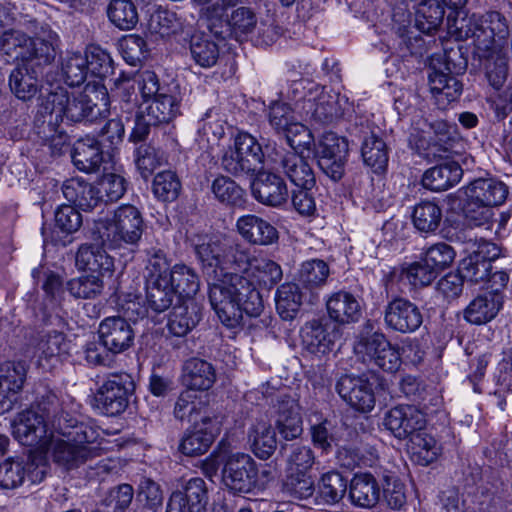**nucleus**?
<instances>
[{"label": "nucleus", "mask_w": 512, "mask_h": 512, "mask_svg": "<svg viewBox=\"0 0 512 512\" xmlns=\"http://www.w3.org/2000/svg\"><path fill=\"white\" fill-rule=\"evenodd\" d=\"M236 230L241 237L252 245L268 246L278 240L277 229L265 219L247 214L236 221Z\"/></svg>", "instance_id": "obj_24"}, {"label": "nucleus", "mask_w": 512, "mask_h": 512, "mask_svg": "<svg viewBox=\"0 0 512 512\" xmlns=\"http://www.w3.org/2000/svg\"><path fill=\"white\" fill-rule=\"evenodd\" d=\"M276 428L285 440H293L302 434V418L294 399L286 397L279 403Z\"/></svg>", "instance_id": "obj_40"}, {"label": "nucleus", "mask_w": 512, "mask_h": 512, "mask_svg": "<svg viewBox=\"0 0 512 512\" xmlns=\"http://www.w3.org/2000/svg\"><path fill=\"white\" fill-rule=\"evenodd\" d=\"M62 192L67 201L83 211H91L102 203L97 184L92 185L79 178L66 180Z\"/></svg>", "instance_id": "obj_34"}, {"label": "nucleus", "mask_w": 512, "mask_h": 512, "mask_svg": "<svg viewBox=\"0 0 512 512\" xmlns=\"http://www.w3.org/2000/svg\"><path fill=\"white\" fill-rule=\"evenodd\" d=\"M52 428L63 437L52 438L51 454L55 463L69 470L94 456L95 449L90 444L97 439L98 432L93 426L66 413L64 421L61 418L53 420Z\"/></svg>", "instance_id": "obj_4"}, {"label": "nucleus", "mask_w": 512, "mask_h": 512, "mask_svg": "<svg viewBox=\"0 0 512 512\" xmlns=\"http://www.w3.org/2000/svg\"><path fill=\"white\" fill-rule=\"evenodd\" d=\"M193 249L209 283V301L219 320L228 328L242 324L244 313L258 317L264 304L260 292L246 277L253 261L250 249L230 237L198 236Z\"/></svg>", "instance_id": "obj_1"}, {"label": "nucleus", "mask_w": 512, "mask_h": 512, "mask_svg": "<svg viewBox=\"0 0 512 512\" xmlns=\"http://www.w3.org/2000/svg\"><path fill=\"white\" fill-rule=\"evenodd\" d=\"M426 425L424 414L412 405H398L385 415L384 426L398 439L411 438Z\"/></svg>", "instance_id": "obj_18"}, {"label": "nucleus", "mask_w": 512, "mask_h": 512, "mask_svg": "<svg viewBox=\"0 0 512 512\" xmlns=\"http://www.w3.org/2000/svg\"><path fill=\"white\" fill-rule=\"evenodd\" d=\"M463 170L456 161H446L429 168L422 177V185L431 191H445L462 178Z\"/></svg>", "instance_id": "obj_36"}, {"label": "nucleus", "mask_w": 512, "mask_h": 512, "mask_svg": "<svg viewBox=\"0 0 512 512\" xmlns=\"http://www.w3.org/2000/svg\"><path fill=\"white\" fill-rule=\"evenodd\" d=\"M214 197L222 204L242 206L245 202V191L231 178L220 175L211 184Z\"/></svg>", "instance_id": "obj_53"}, {"label": "nucleus", "mask_w": 512, "mask_h": 512, "mask_svg": "<svg viewBox=\"0 0 512 512\" xmlns=\"http://www.w3.org/2000/svg\"><path fill=\"white\" fill-rule=\"evenodd\" d=\"M107 155L95 138H84L74 144L72 160L75 167L85 173L99 171Z\"/></svg>", "instance_id": "obj_35"}, {"label": "nucleus", "mask_w": 512, "mask_h": 512, "mask_svg": "<svg viewBox=\"0 0 512 512\" xmlns=\"http://www.w3.org/2000/svg\"><path fill=\"white\" fill-rule=\"evenodd\" d=\"M503 305L502 294L483 293L475 297L464 310V318L475 325L493 320Z\"/></svg>", "instance_id": "obj_38"}, {"label": "nucleus", "mask_w": 512, "mask_h": 512, "mask_svg": "<svg viewBox=\"0 0 512 512\" xmlns=\"http://www.w3.org/2000/svg\"><path fill=\"white\" fill-rule=\"evenodd\" d=\"M66 413L57 395L47 391L36 405L18 413L12 422L13 436L24 446H37L49 436L54 437L52 422L56 418L64 421Z\"/></svg>", "instance_id": "obj_5"}, {"label": "nucleus", "mask_w": 512, "mask_h": 512, "mask_svg": "<svg viewBox=\"0 0 512 512\" xmlns=\"http://www.w3.org/2000/svg\"><path fill=\"white\" fill-rule=\"evenodd\" d=\"M282 276V268L278 263L265 257L256 256H253L249 272L246 274L247 278H253L257 283L268 289L280 282Z\"/></svg>", "instance_id": "obj_45"}, {"label": "nucleus", "mask_w": 512, "mask_h": 512, "mask_svg": "<svg viewBox=\"0 0 512 512\" xmlns=\"http://www.w3.org/2000/svg\"><path fill=\"white\" fill-rule=\"evenodd\" d=\"M330 275L328 264L321 259H311L302 263L299 271V280L309 288L324 285Z\"/></svg>", "instance_id": "obj_61"}, {"label": "nucleus", "mask_w": 512, "mask_h": 512, "mask_svg": "<svg viewBox=\"0 0 512 512\" xmlns=\"http://www.w3.org/2000/svg\"><path fill=\"white\" fill-rule=\"evenodd\" d=\"M355 351L362 356L364 362H369L388 373L397 372L402 365L398 348L382 332L361 337L355 345Z\"/></svg>", "instance_id": "obj_11"}, {"label": "nucleus", "mask_w": 512, "mask_h": 512, "mask_svg": "<svg viewBox=\"0 0 512 512\" xmlns=\"http://www.w3.org/2000/svg\"><path fill=\"white\" fill-rule=\"evenodd\" d=\"M444 14V8L437 0H424L415 10V27L424 34L432 35L443 23Z\"/></svg>", "instance_id": "obj_43"}, {"label": "nucleus", "mask_w": 512, "mask_h": 512, "mask_svg": "<svg viewBox=\"0 0 512 512\" xmlns=\"http://www.w3.org/2000/svg\"><path fill=\"white\" fill-rule=\"evenodd\" d=\"M216 381V372L211 363L199 359H188L183 365L182 383L190 390L205 391Z\"/></svg>", "instance_id": "obj_37"}, {"label": "nucleus", "mask_w": 512, "mask_h": 512, "mask_svg": "<svg viewBox=\"0 0 512 512\" xmlns=\"http://www.w3.org/2000/svg\"><path fill=\"white\" fill-rule=\"evenodd\" d=\"M42 69L30 62H19L10 72L8 84L11 92L21 101L32 100L40 91Z\"/></svg>", "instance_id": "obj_23"}, {"label": "nucleus", "mask_w": 512, "mask_h": 512, "mask_svg": "<svg viewBox=\"0 0 512 512\" xmlns=\"http://www.w3.org/2000/svg\"><path fill=\"white\" fill-rule=\"evenodd\" d=\"M479 56L486 58L488 60V64L486 66V74L490 84L494 88L500 89L505 83L508 76V49H505L499 53H491L489 55L479 53Z\"/></svg>", "instance_id": "obj_60"}, {"label": "nucleus", "mask_w": 512, "mask_h": 512, "mask_svg": "<svg viewBox=\"0 0 512 512\" xmlns=\"http://www.w3.org/2000/svg\"><path fill=\"white\" fill-rule=\"evenodd\" d=\"M493 270L492 264L479 256L471 253L464 258L459 266V271L464 279L474 284H483Z\"/></svg>", "instance_id": "obj_63"}, {"label": "nucleus", "mask_w": 512, "mask_h": 512, "mask_svg": "<svg viewBox=\"0 0 512 512\" xmlns=\"http://www.w3.org/2000/svg\"><path fill=\"white\" fill-rule=\"evenodd\" d=\"M222 481L233 493L251 492L259 486L257 463L246 453L228 455L222 469Z\"/></svg>", "instance_id": "obj_12"}, {"label": "nucleus", "mask_w": 512, "mask_h": 512, "mask_svg": "<svg viewBox=\"0 0 512 512\" xmlns=\"http://www.w3.org/2000/svg\"><path fill=\"white\" fill-rule=\"evenodd\" d=\"M134 391L135 382L129 373L109 374L97 389V407L107 416L120 415L127 409Z\"/></svg>", "instance_id": "obj_9"}, {"label": "nucleus", "mask_w": 512, "mask_h": 512, "mask_svg": "<svg viewBox=\"0 0 512 512\" xmlns=\"http://www.w3.org/2000/svg\"><path fill=\"white\" fill-rule=\"evenodd\" d=\"M360 133L362 140L361 156L366 166L374 173H382L388 165V147L380 137V129L371 126L368 122H361Z\"/></svg>", "instance_id": "obj_22"}, {"label": "nucleus", "mask_w": 512, "mask_h": 512, "mask_svg": "<svg viewBox=\"0 0 512 512\" xmlns=\"http://www.w3.org/2000/svg\"><path fill=\"white\" fill-rule=\"evenodd\" d=\"M208 502L206 483L202 478L189 479L183 490L171 494L166 512H205Z\"/></svg>", "instance_id": "obj_20"}, {"label": "nucleus", "mask_w": 512, "mask_h": 512, "mask_svg": "<svg viewBox=\"0 0 512 512\" xmlns=\"http://www.w3.org/2000/svg\"><path fill=\"white\" fill-rule=\"evenodd\" d=\"M282 490L294 499H308L315 491L314 480L310 473L287 472Z\"/></svg>", "instance_id": "obj_56"}, {"label": "nucleus", "mask_w": 512, "mask_h": 512, "mask_svg": "<svg viewBox=\"0 0 512 512\" xmlns=\"http://www.w3.org/2000/svg\"><path fill=\"white\" fill-rule=\"evenodd\" d=\"M347 491V480L337 471L324 473L318 483L319 497L326 504L340 502Z\"/></svg>", "instance_id": "obj_52"}, {"label": "nucleus", "mask_w": 512, "mask_h": 512, "mask_svg": "<svg viewBox=\"0 0 512 512\" xmlns=\"http://www.w3.org/2000/svg\"><path fill=\"white\" fill-rule=\"evenodd\" d=\"M264 152L255 137L240 133L235 139L234 149L222 157V168L235 177L254 176L252 195L261 204L280 207L287 202L289 193L284 179L272 172L261 171Z\"/></svg>", "instance_id": "obj_3"}, {"label": "nucleus", "mask_w": 512, "mask_h": 512, "mask_svg": "<svg viewBox=\"0 0 512 512\" xmlns=\"http://www.w3.org/2000/svg\"><path fill=\"white\" fill-rule=\"evenodd\" d=\"M108 104L107 88L100 83H88L79 93H69L57 86L39 98L35 124L39 129L43 127L45 134V124L53 131L54 125L64 117L72 122L93 123L103 117Z\"/></svg>", "instance_id": "obj_2"}, {"label": "nucleus", "mask_w": 512, "mask_h": 512, "mask_svg": "<svg viewBox=\"0 0 512 512\" xmlns=\"http://www.w3.org/2000/svg\"><path fill=\"white\" fill-rule=\"evenodd\" d=\"M104 289L102 276L83 274L67 282V290L76 299H95Z\"/></svg>", "instance_id": "obj_54"}, {"label": "nucleus", "mask_w": 512, "mask_h": 512, "mask_svg": "<svg viewBox=\"0 0 512 512\" xmlns=\"http://www.w3.org/2000/svg\"><path fill=\"white\" fill-rule=\"evenodd\" d=\"M85 57H87L89 73L91 75L103 79L113 74V60L110 54L100 46H89Z\"/></svg>", "instance_id": "obj_64"}, {"label": "nucleus", "mask_w": 512, "mask_h": 512, "mask_svg": "<svg viewBox=\"0 0 512 512\" xmlns=\"http://www.w3.org/2000/svg\"><path fill=\"white\" fill-rule=\"evenodd\" d=\"M348 156V143L335 133H325L320 139L316 157L319 168L334 181L340 180L345 171Z\"/></svg>", "instance_id": "obj_16"}, {"label": "nucleus", "mask_w": 512, "mask_h": 512, "mask_svg": "<svg viewBox=\"0 0 512 512\" xmlns=\"http://www.w3.org/2000/svg\"><path fill=\"white\" fill-rule=\"evenodd\" d=\"M75 263L79 270L97 273L102 277L114 270L113 258L98 244H82L77 250Z\"/></svg>", "instance_id": "obj_32"}, {"label": "nucleus", "mask_w": 512, "mask_h": 512, "mask_svg": "<svg viewBox=\"0 0 512 512\" xmlns=\"http://www.w3.org/2000/svg\"><path fill=\"white\" fill-rule=\"evenodd\" d=\"M69 350V342L62 332L51 330L41 332L36 344L38 364L43 369H51Z\"/></svg>", "instance_id": "obj_29"}, {"label": "nucleus", "mask_w": 512, "mask_h": 512, "mask_svg": "<svg viewBox=\"0 0 512 512\" xmlns=\"http://www.w3.org/2000/svg\"><path fill=\"white\" fill-rule=\"evenodd\" d=\"M201 318V305L194 298L183 299L170 314L168 330L176 337H184L198 325Z\"/></svg>", "instance_id": "obj_28"}, {"label": "nucleus", "mask_w": 512, "mask_h": 512, "mask_svg": "<svg viewBox=\"0 0 512 512\" xmlns=\"http://www.w3.org/2000/svg\"><path fill=\"white\" fill-rule=\"evenodd\" d=\"M169 280L173 284L178 298L181 296L184 299L193 298L200 287V280L196 272L184 264H176L172 267Z\"/></svg>", "instance_id": "obj_46"}, {"label": "nucleus", "mask_w": 512, "mask_h": 512, "mask_svg": "<svg viewBox=\"0 0 512 512\" xmlns=\"http://www.w3.org/2000/svg\"><path fill=\"white\" fill-rule=\"evenodd\" d=\"M64 81L69 86H80L89 74L87 57L80 52H68L61 62Z\"/></svg>", "instance_id": "obj_47"}, {"label": "nucleus", "mask_w": 512, "mask_h": 512, "mask_svg": "<svg viewBox=\"0 0 512 512\" xmlns=\"http://www.w3.org/2000/svg\"><path fill=\"white\" fill-rule=\"evenodd\" d=\"M174 416L180 421L193 424L202 422L203 425H207L212 422L205 403L190 391H184L179 395L174 406Z\"/></svg>", "instance_id": "obj_41"}, {"label": "nucleus", "mask_w": 512, "mask_h": 512, "mask_svg": "<svg viewBox=\"0 0 512 512\" xmlns=\"http://www.w3.org/2000/svg\"><path fill=\"white\" fill-rule=\"evenodd\" d=\"M97 333L99 340L115 355L127 351L134 344V330L121 316L104 318L98 326Z\"/></svg>", "instance_id": "obj_19"}, {"label": "nucleus", "mask_w": 512, "mask_h": 512, "mask_svg": "<svg viewBox=\"0 0 512 512\" xmlns=\"http://www.w3.org/2000/svg\"><path fill=\"white\" fill-rule=\"evenodd\" d=\"M302 293L295 283H284L276 293V309L283 320H292L296 317L302 305Z\"/></svg>", "instance_id": "obj_44"}, {"label": "nucleus", "mask_w": 512, "mask_h": 512, "mask_svg": "<svg viewBox=\"0 0 512 512\" xmlns=\"http://www.w3.org/2000/svg\"><path fill=\"white\" fill-rule=\"evenodd\" d=\"M29 365L26 361H6L0 364V402L9 401L8 407L15 397L22 391L27 379Z\"/></svg>", "instance_id": "obj_27"}, {"label": "nucleus", "mask_w": 512, "mask_h": 512, "mask_svg": "<svg viewBox=\"0 0 512 512\" xmlns=\"http://www.w3.org/2000/svg\"><path fill=\"white\" fill-rule=\"evenodd\" d=\"M336 390L344 401L360 412H370L374 408V391L363 377L344 375L338 380Z\"/></svg>", "instance_id": "obj_21"}, {"label": "nucleus", "mask_w": 512, "mask_h": 512, "mask_svg": "<svg viewBox=\"0 0 512 512\" xmlns=\"http://www.w3.org/2000/svg\"><path fill=\"white\" fill-rule=\"evenodd\" d=\"M465 195L494 208L505 202L508 187L495 178H478L465 187Z\"/></svg>", "instance_id": "obj_31"}, {"label": "nucleus", "mask_w": 512, "mask_h": 512, "mask_svg": "<svg viewBox=\"0 0 512 512\" xmlns=\"http://www.w3.org/2000/svg\"><path fill=\"white\" fill-rule=\"evenodd\" d=\"M299 113L305 120L315 124H331L341 115L338 97L326 92L318 84H310L308 92L299 103Z\"/></svg>", "instance_id": "obj_13"}, {"label": "nucleus", "mask_w": 512, "mask_h": 512, "mask_svg": "<svg viewBox=\"0 0 512 512\" xmlns=\"http://www.w3.org/2000/svg\"><path fill=\"white\" fill-rule=\"evenodd\" d=\"M190 53L196 64L209 68L218 61L219 47L209 36L195 34L191 37Z\"/></svg>", "instance_id": "obj_49"}, {"label": "nucleus", "mask_w": 512, "mask_h": 512, "mask_svg": "<svg viewBox=\"0 0 512 512\" xmlns=\"http://www.w3.org/2000/svg\"><path fill=\"white\" fill-rule=\"evenodd\" d=\"M251 449L259 459L266 460L272 456L277 448L275 430L266 424H258L250 432Z\"/></svg>", "instance_id": "obj_51"}, {"label": "nucleus", "mask_w": 512, "mask_h": 512, "mask_svg": "<svg viewBox=\"0 0 512 512\" xmlns=\"http://www.w3.org/2000/svg\"><path fill=\"white\" fill-rule=\"evenodd\" d=\"M133 497L134 490L131 485H118L108 491L97 512H124L130 506Z\"/></svg>", "instance_id": "obj_57"}, {"label": "nucleus", "mask_w": 512, "mask_h": 512, "mask_svg": "<svg viewBox=\"0 0 512 512\" xmlns=\"http://www.w3.org/2000/svg\"><path fill=\"white\" fill-rule=\"evenodd\" d=\"M381 487L369 473L355 474L349 486V499L359 508H373L380 501Z\"/></svg>", "instance_id": "obj_33"}, {"label": "nucleus", "mask_w": 512, "mask_h": 512, "mask_svg": "<svg viewBox=\"0 0 512 512\" xmlns=\"http://www.w3.org/2000/svg\"><path fill=\"white\" fill-rule=\"evenodd\" d=\"M178 299L173 284L169 279H153L146 281V302L156 313L168 310Z\"/></svg>", "instance_id": "obj_42"}, {"label": "nucleus", "mask_w": 512, "mask_h": 512, "mask_svg": "<svg viewBox=\"0 0 512 512\" xmlns=\"http://www.w3.org/2000/svg\"><path fill=\"white\" fill-rule=\"evenodd\" d=\"M59 36L48 25H42L29 37L27 46L23 51V61L30 62L32 66H44L51 64L59 48Z\"/></svg>", "instance_id": "obj_17"}, {"label": "nucleus", "mask_w": 512, "mask_h": 512, "mask_svg": "<svg viewBox=\"0 0 512 512\" xmlns=\"http://www.w3.org/2000/svg\"><path fill=\"white\" fill-rule=\"evenodd\" d=\"M146 103L145 108L139 107L140 111L136 115L135 126L130 135L133 141H143L152 126L169 123L179 114L177 99L167 93H161Z\"/></svg>", "instance_id": "obj_10"}, {"label": "nucleus", "mask_w": 512, "mask_h": 512, "mask_svg": "<svg viewBox=\"0 0 512 512\" xmlns=\"http://www.w3.org/2000/svg\"><path fill=\"white\" fill-rule=\"evenodd\" d=\"M48 471L46 458L40 453H29L16 458H8L0 463V487L15 489L44 480Z\"/></svg>", "instance_id": "obj_8"}, {"label": "nucleus", "mask_w": 512, "mask_h": 512, "mask_svg": "<svg viewBox=\"0 0 512 512\" xmlns=\"http://www.w3.org/2000/svg\"><path fill=\"white\" fill-rule=\"evenodd\" d=\"M442 210L433 201L424 200L416 204L412 212V222L421 232H434L440 226Z\"/></svg>", "instance_id": "obj_48"}, {"label": "nucleus", "mask_w": 512, "mask_h": 512, "mask_svg": "<svg viewBox=\"0 0 512 512\" xmlns=\"http://www.w3.org/2000/svg\"><path fill=\"white\" fill-rule=\"evenodd\" d=\"M164 161V152L150 143L141 144L136 149L135 164L144 179H147Z\"/></svg>", "instance_id": "obj_58"}, {"label": "nucleus", "mask_w": 512, "mask_h": 512, "mask_svg": "<svg viewBox=\"0 0 512 512\" xmlns=\"http://www.w3.org/2000/svg\"><path fill=\"white\" fill-rule=\"evenodd\" d=\"M326 309L329 318L340 325L356 323L362 316L359 300L347 291L331 294L326 300Z\"/></svg>", "instance_id": "obj_25"}, {"label": "nucleus", "mask_w": 512, "mask_h": 512, "mask_svg": "<svg viewBox=\"0 0 512 512\" xmlns=\"http://www.w3.org/2000/svg\"><path fill=\"white\" fill-rule=\"evenodd\" d=\"M181 190V183L176 173L167 170L156 174L152 183L155 197L163 202H172L177 199Z\"/></svg>", "instance_id": "obj_59"}, {"label": "nucleus", "mask_w": 512, "mask_h": 512, "mask_svg": "<svg viewBox=\"0 0 512 512\" xmlns=\"http://www.w3.org/2000/svg\"><path fill=\"white\" fill-rule=\"evenodd\" d=\"M410 450L415 460L423 466L434 462L440 454L436 440L423 430L410 438Z\"/></svg>", "instance_id": "obj_55"}, {"label": "nucleus", "mask_w": 512, "mask_h": 512, "mask_svg": "<svg viewBox=\"0 0 512 512\" xmlns=\"http://www.w3.org/2000/svg\"><path fill=\"white\" fill-rule=\"evenodd\" d=\"M338 332L328 323L313 320L302 330V339L308 351L314 354H326L333 350Z\"/></svg>", "instance_id": "obj_30"}, {"label": "nucleus", "mask_w": 512, "mask_h": 512, "mask_svg": "<svg viewBox=\"0 0 512 512\" xmlns=\"http://www.w3.org/2000/svg\"><path fill=\"white\" fill-rule=\"evenodd\" d=\"M225 17L227 30L235 35L251 33L257 23L254 11L245 6L235 8L230 15L226 14Z\"/></svg>", "instance_id": "obj_62"}, {"label": "nucleus", "mask_w": 512, "mask_h": 512, "mask_svg": "<svg viewBox=\"0 0 512 512\" xmlns=\"http://www.w3.org/2000/svg\"><path fill=\"white\" fill-rule=\"evenodd\" d=\"M107 15L109 20L121 30L133 29L139 20L137 8L131 0H111Z\"/></svg>", "instance_id": "obj_50"}, {"label": "nucleus", "mask_w": 512, "mask_h": 512, "mask_svg": "<svg viewBox=\"0 0 512 512\" xmlns=\"http://www.w3.org/2000/svg\"><path fill=\"white\" fill-rule=\"evenodd\" d=\"M383 321L387 330L399 334L416 332L423 323L420 308L407 298L395 296L383 308Z\"/></svg>", "instance_id": "obj_15"}, {"label": "nucleus", "mask_w": 512, "mask_h": 512, "mask_svg": "<svg viewBox=\"0 0 512 512\" xmlns=\"http://www.w3.org/2000/svg\"><path fill=\"white\" fill-rule=\"evenodd\" d=\"M141 212L133 205L118 207L111 217L95 221L93 234L103 245L117 249L136 245L143 233Z\"/></svg>", "instance_id": "obj_7"}, {"label": "nucleus", "mask_w": 512, "mask_h": 512, "mask_svg": "<svg viewBox=\"0 0 512 512\" xmlns=\"http://www.w3.org/2000/svg\"><path fill=\"white\" fill-rule=\"evenodd\" d=\"M447 72L433 69L429 74V85L438 106L446 108L451 102L456 101L462 94V83L453 75L448 64Z\"/></svg>", "instance_id": "obj_26"}, {"label": "nucleus", "mask_w": 512, "mask_h": 512, "mask_svg": "<svg viewBox=\"0 0 512 512\" xmlns=\"http://www.w3.org/2000/svg\"><path fill=\"white\" fill-rule=\"evenodd\" d=\"M273 168L281 171L298 188L312 189L316 184L315 173L308 160L295 151H285L274 146L268 152Z\"/></svg>", "instance_id": "obj_14"}, {"label": "nucleus", "mask_w": 512, "mask_h": 512, "mask_svg": "<svg viewBox=\"0 0 512 512\" xmlns=\"http://www.w3.org/2000/svg\"><path fill=\"white\" fill-rule=\"evenodd\" d=\"M215 438L212 422L194 424L193 429L187 430L180 442V451L187 456H198L206 453Z\"/></svg>", "instance_id": "obj_39"}, {"label": "nucleus", "mask_w": 512, "mask_h": 512, "mask_svg": "<svg viewBox=\"0 0 512 512\" xmlns=\"http://www.w3.org/2000/svg\"><path fill=\"white\" fill-rule=\"evenodd\" d=\"M457 37L461 40L472 39L478 53L489 55L508 49L510 36L506 17L498 11H490L481 16L457 20Z\"/></svg>", "instance_id": "obj_6"}]
</instances>
